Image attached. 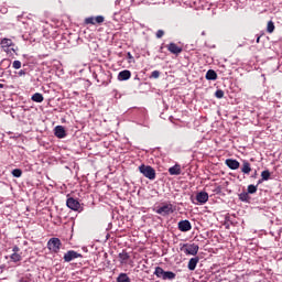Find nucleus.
I'll use <instances>...</instances> for the list:
<instances>
[{
  "label": "nucleus",
  "mask_w": 282,
  "mask_h": 282,
  "mask_svg": "<svg viewBox=\"0 0 282 282\" xmlns=\"http://www.w3.org/2000/svg\"><path fill=\"white\" fill-rule=\"evenodd\" d=\"M154 276L161 279V281H175L177 274L173 271H164L162 267H155Z\"/></svg>",
  "instance_id": "obj_1"
},
{
  "label": "nucleus",
  "mask_w": 282,
  "mask_h": 282,
  "mask_svg": "<svg viewBox=\"0 0 282 282\" xmlns=\"http://www.w3.org/2000/svg\"><path fill=\"white\" fill-rule=\"evenodd\" d=\"M46 246L50 252L53 254H58L61 252V248H63V242L59 238H51Z\"/></svg>",
  "instance_id": "obj_2"
},
{
  "label": "nucleus",
  "mask_w": 282,
  "mask_h": 282,
  "mask_svg": "<svg viewBox=\"0 0 282 282\" xmlns=\"http://www.w3.org/2000/svg\"><path fill=\"white\" fill-rule=\"evenodd\" d=\"M180 250L186 256L195 257L197 252H199V246L195 243H183L181 245Z\"/></svg>",
  "instance_id": "obj_3"
},
{
  "label": "nucleus",
  "mask_w": 282,
  "mask_h": 282,
  "mask_svg": "<svg viewBox=\"0 0 282 282\" xmlns=\"http://www.w3.org/2000/svg\"><path fill=\"white\" fill-rule=\"evenodd\" d=\"M139 172L143 174V177H147L148 180H155V169H153L151 165L141 164L139 166Z\"/></svg>",
  "instance_id": "obj_4"
},
{
  "label": "nucleus",
  "mask_w": 282,
  "mask_h": 282,
  "mask_svg": "<svg viewBox=\"0 0 282 282\" xmlns=\"http://www.w3.org/2000/svg\"><path fill=\"white\" fill-rule=\"evenodd\" d=\"M0 45L1 48L6 52V54H12V52H15L14 47H12L14 45V42H12V40L8 37L2 39Z\"/></svg>",
  "instance_id": "obj_5"
},
{
  "label": "nucleus",
  "mask_w": 282,
  "mask_h": 282,
  "mask_svg": "<svg viewBox=\"0 0 282 282\" xmlns=\"http://www.w3.org/2000/svg\"><path fill=\"white\" fill-rule=\"evenodd\" d=\"M156 213L158 215L166 217V215H172V213H175V206H173V204H164L156 209Z\"/></svg>",
  "instance_id": "obj_6"
},
{
  "label": "nucleus",
  "mask_w": 282,
  "mask_h": 282,
  "mask_svg": "<svg viewBox=\"0 0 282 282\" xmlns=\"http://www.w3.org/2000/svg\"><path fill=\"white\" fill-rule=\"evenodd\" d=\"M21 248H19V246H14L12 248V254L10 256V261H12V263H19V261L23 260V256H21Z\"/></svg>",
  "instance_id": "obj_7"
},
{
  "label": "nucleus",
  "mask_w": 282,
  "mask_h": 282,
  "mask_svg": "<svg viewBox=\"0 0 282 282\" xmlns=\"http://www.w3.org/2000/svg\"><path fill=\"white\" fill-rule=\"evenodd\" d=\"M166 48H167L169 53L174 54V56H180L182 54V52L184 51V48H182V46L175 44V42L167 44Z\"/></svg>",
  "instance_id": "obj_8"
},
{
  "label": "nucleus",
  "mask_w": 282,
  "mask_h": 282,
  "mask_svg": "<svg viewBox=\"0 0 282 282\" xmlns=\"http://www.w3.org/2000/svg\"><path fill=\"white\" fill-rule=\"evenodd\" d=\"M74 259H83V256L74 250H68L65 254H64V261L66 263H69L70 261H74Z\"/></svg>",
  "instance_id": "obj_9"
},
{
  "label": "nucleus",
  "mask_w": 282,
  "mask_h": 282,
  "mask_svg": "<svg viewBox=\"0 0 282 282\" xmlns=\"http://www.w3.org/2000/svg\"><path fill=\"white\" fill-rule=\"evenodd\" d=\"M84 23L86 25H96V23L100 24V23H105V17L102 15H97L96 18L90 17V18H86Z\"/></svg>",
  "instance_id": "obj_10"
},
{
  "label": "nucleus",
  "mask_w": 282,
  "mask_h": 282,
  "mask_svg": "<svg viewBox=\"0 0 282 282\" xmlns=\"http://www.w3.org/2000/svg\"><path fill=\"white\" fill-rule=\"evenodd\" d=\"M66 206L70 208V210H80V202L74 197L67 198Z\"/></svg>",
  "instance_id": "obj_11"
},
{
  "label": "nucleus",
  "mask_w": 282,
  "mask_h": 282,
  "mask_svg": "<svg viewBox=\"0 0 282 282\" xmlns=\"http://www.w3.org/2000/svg\"><path fill=\"white\" fill-rule=\"evenodd\" d=\"M177 228L181 232H189V230H193V225L188 220H181L177 224Z\"/></svg>",
  "instance_id": "obj_12"
},
{
  "label": "nucleus",
  "mask_w": 282,
  "mask_h": 282,
  "mask_svg": "<svg viewBox=\"0 0 282 282\" xmlns=\"http://www.w3.org/2000/svg\"><path fill=\"white\" fill-rule=\"evenodd\" d=\"M208 202V194L206 192H198L196 194V203L194 204H199L200 206H204Z\"/></svg>",
  "instance_id": "obj_13"
},
{
  "label": "nucleus",
  "mask_w": 282,
  "mask_h": 282,
  "mask_svg": "<svg viewBox=\"0 0 282 282\" xmlns=\"http://www.w3.org/2000/svg\"><path fill=\"white\" fill-rule=\"evenodd\" d=\"M226 166H228V169H230L231 171H237V169H239V166H241V163H239V161L235 160V159H227L225 161Z\"/></svg>",
  "instance_id": "obj_14"
},
{
  "label": "nucleus",
  "mask_w": 282,
  "mask_h": 282,
  "mask_svg": "<svg viewBox=\"0 0 282 282\" xmlns=\"http://www.w3.org/2000/svg\"><path fill=\"white\" fill-rule=\"evenodd\" d=\"M251 172H252V165L250 164V162L243 160L242 166H241V173H243V175H250Z\"/></svg>",
  "instance_id": "obj_15"
},
{
  "label": "nucleus",
  "mask_w": 282,
  "mask_h": 282,
  "mask_svg": "<svg viewBox=\"0 0 282 282\" xmlns=\"http://www.w3.org/2000/svg\"><path fill=\"white\" fill-rule=\"evenodd\" d=\"M197 263H199V257L191 258L187 268L191 270V272L195 271V268H197Z\"/></svg>",
  "instance_id": "obj_16"
},
{
  "label": "nucleus",
  "mask_w": 282,
  "mask_h": 282,
  "mask_svg": "<svg viewBox=\"0 0 282 282\" xmlns=\"http://www.w3.org/2000/svg\"><path fill=\"white\" fill-rule=\"evenodd\" d=\"M67 135V133L65 132V128L63 126H57L55 127V137L63 139Z\"/></svg>",
  "instance_id": "obj_17"
},
{
  "label": "nucleus",
  "mask_w": 282,
  "mask_h": 282,
  "mask_svg": "<svg viewBox=\"0 0 282 282\" xmlns=\"http://www.w3.org/2000/svg\"><path fill=\"white\" fill-rule=\"evenodd\" d=\"M131 78V70L124 69L118 74V80H129Z\"/></svg>",
  "instance_id": "obj_18"
},
{
  "label": "nucleus",
  "mask_w": 282,
  "mask_h": 282,
  "mask_svg": "<svg viewBox=\"0 0 282 282\" xmlns=\"http://www.w3.org/2000/svg\"><path fill=\"white\" fill-rule=\"evenodd\" d=\"M169 173L170 175H182V166L180 164H175L169 169Z\"/></svg>",
  "instance_id": "obj_19"
},
{
  "label": "nucleus",
  "mask_w": 282,
  "mask_h": 282,
  "mask_svg": "<svg viewBox=\"0 0 282 282\" xmlns=\"http://www.w3.org/2000/svg\"><path fill=\"white\" fill-rule=\"evenodd\" d=\"M129 259H131V256H129V253L126 252L124 250L119 253V261H120L121 265H124V263H127V261H129Z\"/></svg>",
  "instance_id": "obj_20"
},
{
  "label": "nucleus",
  "mask_w": 282,
  "mask_h": 282,
  "mask_svg": "<svg viewBox=\"0 0 282 282\" xmlns=\"http://www.w3.org/2000/svg\"><path fill=\"white\" fill-rule=\"evenodd\" d=\"M12 65V61L8 59V58H3L0 62V69L3 72L6 69H10V66Z\"/></svg>",
  "instance_id": "obj_21"
},
{
  "label": "nucleus",
  "mask_w": 282,
  "mask_h": 282,
  "mask_svg": "<svg viewBox=\"0 0 282 282\" xmlns=\"http://www.w3.org/2000/svg\"><path fill=\"white\" fill-rule=\"evenodd\" d=\"M205 78L206 80H217V72H215L214 69L207 70Z\"/></svg>",
  "instance_id": "obj_22"
},
{
  "label": "nucleus",
  "mask_w": 282,
  "mask_h": 282,
  "mask_svg": "<svg viewBox=\"0 0 282 282\" xmlns=\"http://www.w3.org/2000/svg\"><path fill=\"white\" fill-rule=\"evenodd\" d=\"M31 100L33 102H43V100H45V98L43 97V94L35 93V94L32 95Z\"/></svg>",
  "instance_id": "obj_23"
},
{
  "label": "nucleus",
  "mask_w": 282,
  "mask_h": 282,
  "mask_svg": "<svg viewBox=\"0 0 282 282\" xmlns=\"http://www.w3.org/2000/svg\"><path fill=\"white\" fill-rule=\"evenodd\" d=\"M261 180L258 181V184H261V182H268L270 180V171L265 170L261 172Z\"/></svg>",
  "instance_id": "obj_24"
},
{
  "label": "nucleus",
  "mask_w": 282,
  "mask_h": 282,
  "mask_svg": "<svg viewBox=\"0 0 282 282\" xmlns=\"http://www.w3.org/2000/svg\"><path fill=\"white\" fill-rule=\"evenodd\" d=\"M117 282H131V279L127 273H120L117 278Z\"/></svg>",
  "instance_id": "obj_25"
},
{
  "label": "nucleus",
  "mask_w": 282,
  "mask_h": 282,
  "mask_svg": "<svg viewBox=\"0 0 282 282\" xmlns=\"http://www.w3.org/2000/svg\"><path fill=\"white\" fill-rule=\"evenodd\" d=\"M240 202H250V194L248 192L239 194Z\"/></svg>",
  "instance_id": "obj_26"
},
{
  "label": "nucleus",
  "mask_w": 282,
  "mask_h": 282,
  "mask_svg": "<svg viewBox=\"0 0 282 282\" xmlns=\"http://www.w3.org/2000/svg\"><path fill=\"white\" fill-rule=\"evenodd\" d=\"M274 30H275L274 22L273 21H269L268 24H267V32L269 34H272V32H274Z\"/></svg>",
  "instance_id": "obj_27"
},
{
  "label": "nucleus",
  "mask_w": 282,
  "mask_h": 282,
  "mask_svg": "<svg viewBox=\"0 0 282 282\" xmlns=\"http://www.w3.org/2000/svg\"><path fill=\"white\" fill-rule=\"evenodd\" d=\"M259 185H249L248 187H247V193L249 194V195H254V193H257V187H258Z\"/></svg>",
  "instance_id": "obj_28"
},
{
  "label": "nucleus",
  "mask_w": 282,
  "mask_h": 282,
  "mask_svg": "<svg viewBox=\"0 0 282 282\" xmlns=\"http://www.w3.org/2000/svg\"><path fill=\"white\" fill-rule=\"evenodd\" d=\"M12 175L13 177H21V175H23V171H21V169H14L12 171Z\"/></svg>",
  "instance_id": "obj_29"
},
{
  "label": "nucleus",
  "mask_w": 282,
  "mask_h": 282,
  "mask_svg": "<svg viewBox=\"0 0 282 282\" xmlns=\"http://www.w3.org/2000/svg\"><path fill=\"white\" fill-rule=\"evenodd\" d=\"M13 69H21V61L17 59L12 63Z\"/></svg>",
  "instance_id": "obj_30"
},
{
  "label": "nucleus",
  "mask_w": 282,
  "mask_h": 282,
  "mask_svg": "<svg viewBox=\"0 0 282 282\" xmlns=\"http://www.w3.org/2000/svg\"><path fill=\"white\" fill-rule=\"evenodd\" d=\"M215 96L216 98H224V90L221 89L216 90Z\"/></svg>",
  "instance_id": "obj_31"
},
{
  "label": "nucleus",
  "mask_w": 282,
  "mask_h": 282,
  "mask_svg": "<svg viewBox=\"0 0 282 282\" xmlns=\"http://www.w3.org/2000/svg\"><path fill=\"white\" fill-rule=\"evenodd\" d=\"M150 78H160V70H153Z\"/></svg>",
  "instance_id": "obj_32"
},
{
  "label": "nucleus",
  "mask_w": 282,
  "mask_h": 282,
  "mask_svg": "<svg viewBox=\"0 0 282 282\" xmlns=\"http://www.w3.org/2000/svg\"><path fill=\"white\" fill-rule=\"evenodd\" d=\"M164 36V30H158L156 31V39H162Z\"/></svg>",
  "instance_id": "obj_33"
},
{
  "label": "nucleus",
  "mask_w": 282,
  "mask_h": 282,
  "mask_svg": "<svg viewBox=\"0 0 282 282\" xmlns=\"http://www.w3.org/2000/svg\"><path fill=\"white\" fill-rule=\"evenodd\" d=\"M18 76H25V70L23 69L19 70Z\"/></svg>",
  "instance_id": "obj_34"
},
{
  "label": "nucleus",
  "mask_w": 282,
  "mask_h": 282,
  "mask_svg": "<svg viewBox=\"0 0 282 282\" xmlns=\"http://www.w3.org/2000/svg\"><path fill=\"white\" fill-rule=\"evenodd\" d=\"M260 41H261V36H258L256 40V43H260Z\"/></svg>",
  "instance_id": "obj_35"
},
{
  "label": "nucleus",
  "mask_w": 282,
  "mask_h": 282,
  "mask_svg": "<svg viewBox=\"0 0 282 282\" xmlns=\"http://www.w3.org/2000/svg\"><path fill=\"white\" fill-rule=\"evenodd\" d=\"M128 58H133V56L131 55V53H128Z\"/></svg>",
  "instance_id": "obj_36"
},
{
  "label": "nucleus",
  "mask_w": 282,
  "mask_h": 282,
  "mask_svg": "<svg viewBox=\"0 0 282 282\" xmlns=\"http://www.w3.org/2000/svg\"><path fill=\"white\" fill-rule=\"evenodd\" d=\"M6 87V85L0 84V89H3Z\"/></svg>",
  "instance_id": "obj_37"
},
{
  "label": "nucleus",
  "mask_w": 282,
  "mask_h": 282,
  "mask_svg": "<svg viewBox=\"0 0 282 282\" xmlns=\"http://www.w3.org/2000/svg\"><path fill=\"white\" fill-rule=\"evenodd\" d=\"M253 178L257 177V171H254L253 175H252Z\"/></svg>",
  "instance_id": "obj_38"
}]
</instances>
